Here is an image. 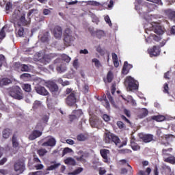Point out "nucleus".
Listing matches in <instances>:
<instances>
[{
	"label": "nucleus",
	"mask_w": 175,
	"mask_h": 175,
	"mask_svg": "<svg viewBox=\"0 0 175 175\" xmlns=\"http://www.w3.org/2000/svg\"><path fill=\"white\" fill-rule=\"evenodd\" d=\"M145 32L148 35H150L146 39V43H151V39H153L155 42H159L162 38L161 36H155L151 33V31H153L154 33L157 35H162L163 33V28L161 27V25L159 23H148L147 24L144 25Z\"/></svg>",
	"instance_id": "obj_1"
},
{
	"label": "nucleus",
	"mask_w": 175,
	"mask_h": 175,
	"mask_svg": "<svg viewBox=\"0 0 175 175\" xmlns=\"http://www.w3.org/2000/svg\"><path fill=\"white\" fill-rule=\"evenodd\" d=\"M8 92L10 96L14 98V99H17L18 100H21L24 98V94H23V90L18 86H14L8 89Z\"/></svg>",
	"instance_id": "obj_2"
},
{
	"label": "nucleus",
	"mask_w": 175,
	"mask_h": 175,
	"mask_svg": "<svg viewBox=\"0 0 175 175\" xmlns=\"http://www.w3.org/2000/svg\"><path fill=\"white\" fill-rule=\"evenodd\" d=\"M125 85H127V91H135L139 88V82L131 77H128L125 81Z\"/></svg>",
	"instance_id": "obj_3"
},
{
	"label": "nucleus",
	"mask_w": 175,
	"mask_h": 175,
	"mask_svg": "<svg viewBox=\"0 0 175 175\" xmlns=\"http://www.w3.org/2000/svg\"><path fill=\"white\" fill-rule=\"evenodd\" d=\"M77 100L76 92L72 91V92L67 97L66 102L68 106H73Z\"/></svg>",
	"instance_id": "obj_4"
},
{
	"label": "nucleus",
	"mask_w": 175,
	"mask_h": 175,
	"mask_svg": "<svg viewBox=\"0 0 175 175\" xmlns=\"http://www.w3.org/2000/svg\"><path fill=\"white\" fill-rule=\"evenodd\" d=\"M14 170L15 172H17L21 174V173H23L24 170H25V164H24V161H17L14 164Z\"/></svg>",
	"instance_id": "obj_5"
},
{
	"label": "nucleus",
	"mask_w": 175,
	"mask_h": 175,
	"mask_svg": "<svg viewBox=\"0 0 175 175\" xmlns=\"http://www.w3.org/2000/svg\"><path fill=\"white\" fill-rule=\"evenodd\" d=\"M55 144H57L55 138L53 137H49L47 141L44 142L42 146V147H55Z\"/></svg>",
	"instance_id": "obj_6"
},
{
	"label": "nucleus",
	"mask_w": 175,
	"mask_h": 175,
	"mask_svg": "<svg viewBox=\"0 0 175 175\" xmlns=\"http://www.w3.org/2000/svg\"><path fill=\"white\" fill-rule=\"evenodd\" d=\"M29 23H31V19L30 18L25 19V14H23L18 22V25L19 27H21V25L25 26V25H28Z\"/></svg>",
	"instance_id": "obj_7"
},
{
	"label": "nucleus",
	"mask_w": 175,
	"mask_h": 175,
	"mask_svg": "<svg viewBox=\"0 0 175 175\" xmlns=\"http://www.w3.org/2000/svg\"><path fill=\"white\" fill-rule=\"evenodd\" d=\"M139 136V139H142L144 143H150V142H152V135L141 133Z\"/></svg>",
	"instance_id": "obj_8"
},
{
	"label": "nucleus",
	"mask_w": 175,
	"mask_h": 175,
	"mask_svg": "<svg viewBox=\"0 0 175 175\" xmlns=\"http://www.w3.org/2000/svg\"><path fill=\"white\" fill-rule=\"evenodd\" d=\"M53 33L56 39L61 38V36H62V28L59 26H56L53 29Z\"/></svg>",
	"instance_id": "obj_9"
},
{
	"label": "nucleus",
	"mask_w": 175,
	"mask_h": 175,
	"mask_svg": "<svg viewBox=\"0 0 175 175\" xmlns=\"http://www.w3.org/2000/svg\"><path fill=\"white\" fill-rule=\"evenodd\" d=\"M36 91L37 94H39L40 95H43L44 96L49 95V91H47V90H46V88L42 86L36 87Z\"/></svg>",
	"instance_id": "obj_10"
},
{
	"label": "nucleus",
	"mask_w": 175,
	"mask_h": 175,
	"mask_svg": "<svg viewBox=\"0 0 175 175\" xmlns=\"http://www.w3.org/2000/svg\"><path fill=\"white\" fill-rule=\"evenodd\" d=\"M148 54H150V57H157L159 55V49L157 48L156 46H153L152 49L148 50Z\"/></svg>",
	"instance_id": "obj_11"
},
{
	"label": "nucleus",
	"mask_w": 175,
	"mask_h": 175,
	"mask_svg": "<svg viewBox=\"0 0 175 175\" xmlns=\"http://www.w3.org/2000/svg\"><path fill=\"white\" fill-rule=\"evenodd\" d=\"M42 134V132L34 130L32 133L29 135V140H35V139H38V137H40V135Z\"/></svg>",
	"instance_id": "obj_12"
},
{
	"label": "nucleus",
	"mask_w": 175,
	"mask_h": 175,
	"mask_svg": "<svg viewBox=\"0 0 175 175\" xmlns=\"http://www.w3.org/2000/svg\"><path fill=\"white\" fill-rule=\"evenodd\" d=\"M100 153L104 159V162L107 163V162H109V157H107V155L110 154V150L107 149H103V150H100Z\"/></svg>",
	"instance_id": "obj_13"
},
{
	"label": "nucleus",
	"mask_w": 175,
	"mask_h": 175,
	"mask_svg": "<svg viewBox=\"0 0 175 175\" xmlns=\"http://www.w3.org/2000/svg\"><path fill=\"white\" fill-rule=\"evenodd\" d=\"M49 90L51 92H52L53 95H58L59 94V92H58V85L55 83H52L50 85Z\"/></svg>",
	"instance_id": "obj_14"
},
{
	"label": "nucleus",
	"mask_w": 175,
	"mask_h": 175,
	"mask_svg": "<svg viewBox=\"0 0 175 175\" xmlns=\"http://www.w3.org/2000/svg\"><path fill=\"white\" fill-rule=\"evenodd\" d=\"M56 70L58 73H64L66 71V65L64 63H59L57 65Z\"/></svg>",
	"instance_id": "obj_15"
},
{
	"label": "nucleus",
	"mask_w": 175,
	"mask_h": 175,
	"mask_svg": "<svg viewBox=\"0 0 175 175\" xmlns=\"http://www.w3.org/2000/svg\"><path fill=\"white\" fill-rule=\"evenodd\" d=\"M163 169V173H164L165 175H174V173L172 172V169L170 167L163 165L162 166Z\"/></svg>",
	"instance_id": "obj_16"
},
{
	"label": "nucleus",
	"mask_w": 175,
	"mask_h": 175,
	"mask_svg": "<svg viewBox=\"0 0 175 175\" xmlns=\"http://www.w3.org/2000/svg\"><path fill=\"white\" fill-rule=\"evenodd\" d=\"M131 68H132V65L129 64L128 62H125L122 68L123 75H127L128 72H129V69Z\"/></svg>",
	"instance_id": "obj_17"
},
{
	"label": "nucleus",
	"mask_w": 175,
	"mask_h": 175,
	"mask_svg": "<svg viewBox=\"0 0 175 175\" xmlns=\"http://www.w3.org/2000/svg\"><path fill=\"white\" fill-rule=\"evenodd\" d=\"M66 165H70V166H76V160L72 157H68L64 160Z\"/></svg>",
	"instance_id": "obj_18"
},
{
	"label": "nucleus",
	"mask_w": 175,
	"mask_h": 175,
	"mask_svg": "<svg viewBox=\"0 0 175 175\" xmlns=\"http://www.w3.org/2000/svg\"><path fill=\"white\" fill-rule=\"evenodd\" d=\"M113 133L110 132H107L105 133V143H111V140L113 139Z\"/></svg>",
	"instance_id": "obj_19"
},
{
	"label": "nucleus",
	"mask_w": 175,
	"mask_h": 175,
	"mask_svg": "<svg viewBox=\"0 0 175 175\" xmlns=\"http://www.w3.org/2000/svg\"><path fill=\"white\" fill-rule=\"evenodd\" d=\"M75 41V37L72 36V34H67L64 38V42L68 44H70L71 42Z\"/></svg>",
	"instance_id": "obj_20"
},
{
	"label": "nucleus",
	"mask_w": 175,
	"mask_h": 175,
	"mask_svg": "<svg viewBox=\"0 0 175 175\" xmlns=\"http://www.w3.org/2000/svg\"><path fill=\"white\" fill-rule=\"evenodd\" d=\"M151 120H154V121H157V122H162V121H165V118L163 116H153L151 117Z\"/></svg>",
	"instance_id": "obj_21"
},
{
	"label": "nucleus",
	"mask_w": 175,
	"mask_h": 175,
	"mask_svg": "<svg viewBox=\"0 0 175 175\" xmlns=\"http://www.w3.org/2000/svg\"><path fill=\"white\" fill-rule=\"evenodd\" d=\"M51 163H53L54 165L48 167L47 170H55V169H58V167L61 166V163H57L55 161L51 162Z\"/></svg>",
	"instance_id": "obj_22"
},
{
	"label": "nucleus",
	"mask_w": 175,
	"mask_h": 175,
	"mask_svg": "<svg viewBox=\"0 0 175 175\" xmlns=\"http://www.w3.org/2000/svg\"><path fill=\"white\" fill-rule=\"evenodd\" d=\"M77 139L79 142H85L88 139V135L85 134H79L77 136Z\"/></svg>",
	"instance_id": "obj_23"
},
{
	"label": "nucleus",
	"mask_w": 175,
	"mask_h": 175,
	"mask_svg": "<svg viewBox=\"0 0 175 175\" xmlns=\"http://www.w3.org/2000/svg\"><path fill=\"white\" fill-rule=\"evenodd\" d=\"M165 162H168V163H172V165L175 164V157L174 156H171L170 157H164Z\"/></svg>",
	"instance_id": "obj_24"
},
{
	"label": "nucleus",
	"mask_w": 175,
	"mask_h": 175,
	"mask_svg": "<svg viewBox=\"0 0 175 175\" xmlns=\"http://www.w3.org/2000/svg\"><path fill=\"white\" fill-rule=\"evenodd\" d=\"M12 83V81L8 78H4L0 80V85H8V84H10Z\"/></svg>",
	"instance_id": "obj_25"
},
{
	"label": "nucleus",
	"mask_w": 175,
	"mask_h": 175,
	"mask_svg": "<svg viewBox=\"0 0 175 175\" xmlns=\"http://www.w3.org/2000/svg\"><path fill=\"white\" fill-rule=\"evenodd\" d=\"M89 16L92 18V22L95 23L96 24H98L99 22V18L96 16L94 13L89 12Z\"/></svg>",
	"instance_id": "obj_26"
},
{
	"label": "nucleus",
	"mask_w": 175,
	"mask_h": 175,
	"mask_svg": "<svg viewBox=\"0 0 175 175\" xmlns=\"http://www.w3.org/2000/svg\"><path fill=\"white\" fill-rule=\"evenodd\" d=\"M51 61V55H44L42 62L46 65V64H49Z\"/></svg>",
	"instance_id": "obj_27"
},
{
	"label": "nucleus",
	"mask_w": 175,
	"mask_h": 175,
	"mask_svg": "<svg viewBox=\"0 0 175 175\" xmlns=\"http://www.w3.org/2000/svg\"><path fill=\"white\" fill-rule=\"evenodd\" d=\"M96 35L98 39H102L104 36H105L106 33L103 30H97L96 31Z\"/></svg>",
	"instance_id": "obj_28"
},
{
	"label": "nucleus",
	"mask_w": 175,
	"mask_h": 175,
	"mask_svg": "<svg viewBox=\"0 0 175 175\" xmlns=\"http://www.w3.org/2000/svg\"><path fill=\"white\" fill-rule=\"evenodd\" d=\"M11 131L10 129H6L3 131V137L4 139H8L10 136Z\"/></svg>",
	"instance_id": "obj_29"
},
{
	"label": "nucleus",
	"mask_w": 175,
	"mask_h": 175,
	"mask_svg": "<svg viewBox=\"0 0 175 175\" xmlns=\"http://www.w3.org/2000/svg\"><path fill=\"white\" fill-rule=\"evenodd\" d=\"M83 167H79L77 170H74L72 172L68 173V174H70V175L80 174V173H81V172H83Z\"/></svg>",
	"instance_id": "obj_30"
},
{
	"label": "nucleus",
	"mask_w": 175,
	"mask_h": 175,
	"mask_svg": "<svg viewBox=\"0 0 175 175\" xmlns=\"http://www.w3.org/2000/svg\"><path fill=\"white\" fill-rule=\"evenodd\" d=\"M92 62H93V64H94V66H96V68H100L102 66V64H100V62L99 61V59L94 58L92 60Z\"/></svg>",
	"instance_id": "obj_31"
},
{
	"label": "nucleus",
	"mask_w": 175,
	"mask_h": 175,
	"mask_svg": "<svg viewBox=\"0 0 175 175\" xmlns=\"http://www.w3.org/2000/svg\"><path fill=\"white\" fill-rule=\"evenodd\" d=\"M120 138L116 136L114 134L112 135V140L111 143H114L116 146H118V144L120 143Z\"/></svg>",
	"instance_id": "obj_32"
},
{
	"label": "nucleus",
	"mask_w": 175,
	"mask_h": 175,
	"mask_svg": "<svg viewBox=\"0 0 175 175\" xmlns=\"http://www.w3.org/2000/svg\"><path fill=\"white\" fill-rule=\"evenodd\" d=\"M37 154H38V155H40V157H43L44 155H46V154H47V150H46L44 148L39 149L37 151Z\"/></svg>",
	"instance_id": "obj_33"
},
{
	"label": "nucleus",
	"mask_w": 175,
	"mask_h": 175,
	"mask_svg": "<svg viewBox=\"0 0 175 175\" xmlns=\"http://www.w3.org/2000/svg\"><path fill=\"white\" fill-rule=\"evenodd\" d=\"M21 70L22 72H29L30 69L29 67L25 64H22L21 66Z\"/></svg>",
	"instance_id": "obj_34"
},
{
	"label": "nucleus",
	"mask_w": 175,
	"mask_h": 175,
	"mask_svg": "<svg viewBox=\"0 0 175 175\" xmlns=\"http://www.w3.org/2000/svg\"><path fill=\"white\" fill-rule=\"evenodd\" d=\"M6 27H3L1 30L0 31V40H2L5 36H6V33H5V29Z\"/></svg>",
	"instance_id": "obj_35"
},
{
	"label": "nucleus",
	"mask_w": 175,
	"mask_h": 175,
	"mask_svg": "<svg viewBox=\"0 0 175 175\" xmlns=\"http://www.w3.org/2000/svg\"><path fill=\"white\" fill-rule=\"evenodd\" d=\"M141 113H142V118L146 117V116H148V110L146 108H142L141 109Z\"/></svg>",
	"instance_id": "obj_36"
},
{
	"label": "nucleus",
	"mask_w": 175,
	"mask_h": 175,
	"mask_svg": "<svg viewBox=\"0 0 175 175\" xmlns=\"http://www.w3.org/2000/svg\"><path fill=\"white\" fill-rule=\"evenodd\" d=\"M107 80L108 83H111L113 81V72L109 71L107 75Z\"/></svg>",
	"instance_id": "obj_37"
},
{
	"label": "nucleus",
	"mask_w": 175,
	"mask_h": 175,
	"mask_svg": "<svg viewBox=\"0 0 175 175\" xmlns=\"http://www.w3.org/2000/svg\"><path fill=\"white\" fill-rule=\"evenodd\" d=\"M73 152V150L70 148H65L63 150V157L64 155H66V154H70Z\"/></svg>",
	"instance_id": "obj_38"
},
{
	"label": "nucleus",
	"mask_w": 175,
	"mask_h": 175,
	"mask_svg": "<svg viewBox=\"0 0 175 175\" xmlns=\"http://www.w3.org/2000/svg\"><path fill=\"white\" fill-rule=\"evenodd\" d=\"M74 114L75 115L77 118H80V117H81V116H83V111H81V109L75 111Z\"/></svg>",
	"instance_id": "obj_39"
},
{
	"label": "nucleus",
	"mask_w": 175,
	"mask_h": 175,
	"mask_svg": "<svg viewBox=\"0 0 175 175\" xmlns=\"http://www.w3.org/2000/svg\"><path fill=\"white\" fill-rule=\"evenodd\" d=\"M23 89L24 90V91H25L26 92H31V85L29 84H25L23 86Z\"/></svg>",
	"instance_id": "obj_40"
},
{
	"label": "nucleus",
	"mask_w": 175,
	"mask_h": 175,
	"mask_svg": "<svg viewBox=\"0 0 175 175\" xmlns=\"http://www.w3.org/2000/svg\"><path fill=\"white\" fill-rule=\"evenodd\" d=\"M62 59H63V61H65V62H67V63L70 62V59H71V58L69 56L65 54L62 55Z\"/></svg>",
	"instance_id": "obj_41"
},
{
	"label": "nucleus",
	"mask_w": 175,
	"mask_h": 175,
	"mask_svg": "<svg viewBox=\"0 0 175 175\" xmlns=\"http://www.w3.org/2000/svg\"><path fill=\"white\" fill-rule=\"evenodd\" d=\"M13 147H18V142H17V137L16 136L12 137Z\"/></svg>",
	"instance_id": "obj_42"
},
{
	"label": "nucleus",
	"mask_w": 175,
	"mask_h": 175,
	"mask_svg": "<svg viewBox=\"0 0 175 175\" xmlns=\"http://www.w3.org/2000/svg\"><path fill=\"white\" fill-rule=\"evenodd\" d=\"M96 51L98 52L100 55H105V50H103L100 46L96 47Z\"/></svg>",
	"instance_id": "obj_43"
},
{
	"label": "nucleus",
	"mask_w": 175,
	"mask_h": 175,
	"mask_svg": "<svg viewBox=\"0 0 175 175\" xmlns=\"http://www.w3.org/2000/svg\"><path fill=\"white\" fill-rule=\"evenodd\" d=\"M105 21L107 23V24H108V25H109V27L113 25L111 21L110 20V17L108 15L105 17Z\"/></svg>",
	"instance_id": "obj_44"
},
{
	"label": "nucleus",
	"mask_w": 175,
	"mask_h": 175,
	"mask_svg": "<svg viewBox=\"0 0 175 175\" xmlns=\"http://www.w3.org/2000/svg\"><path fill=\"white\" fill-rule=\"evenodd\" d=\"M18 36L20 38L23 37L24 36V28L21 27L18 29V33H17Z\"/></svg>",
	"instance_id": "obj_45"
},
{
	"label": "nucleus",
	"mask_w": 175,
	"mask_h": 175,
	"mask_svg": "<svg viewBox=\"0 0 175 175\" xmlns=\"http://www.w3.org/2000/svg\"><path fill=\"white\" fill-rule=\"evenodd\" d=\"M119 163H120V165H127V166H129V167L132 168V167L128 163V161H126L125 159L120 160Z\"/></svg>",
	"instance_id": "obj_46"
},
{
	"label": "nucleus",
	"mask_w": 175,
	"mask_h": 175,
	"mask_svg": "<svg viewBox=\"0 0 175 175\" xmlns=\"http://www.w3.org/2000/svg\"><path fill=\"white\" fill-rule=\"evenodd\" d=\"M146 1H148L149 2H152L153 3H157V5H160L161 6L163 5L161 0H146Z\"/></svg>",
	"instance_id": "obj_47"
},
{
	"label": "nucleus",
	"mask_w": 175,
	"mask_h": 175,
	"mask_svg": "<svg viewBox=\"0 0 175 175\" xmlns=\"http://www.w3.org/2000/svg\"><path fill=\"white\" fill-rule=\"evenodd\" d=\"M88 5H91L92 6H99L100 3H98L97 1H90L88 2Z\"/></svg>",
	"instance_id": "obj_48"
},
{
	"label": "nucleus",
	"mask_w": 175,
	"mask_h": 175,
	"mask_svg": "<svg viewBox=\"0 0 175 175\" xmlns=\"http://www.w3.org/2000/svg\"><path fill=\"white\" fill-rule=\"evenodd\" d=\"M6 62V60L5 59V56L3 55H0V68Z\"/></svg>",
	"instance_id": "obj_49"
},
{
	"label": "nucleus",
	"mask_w": 175,
	"mask_h": 175,
	"mask_svg": "<svg viewBox=\"0 0 175 175\" xmlns=\"http://www.w3.org/2000/svg\"><path fill=\"white\" fill-rule=\"evenodd\" d=\"M131 146L132 149L134 151H137V150H140V146L139 145H137V144H133Z\"/></svg>",
	"instance_id": "obj_50"
},
{
	"label": "nucleus",
	"mask_w": 175,
	"mask_h": 175,
	"mask_svg": "<svg viewBox=\"0 0 175 175\" xmlns=\"http://www.w3.org/2000/svg\"><path fill=\"white\" fill-rule=\"evenodd\" d=\"M40 105H42V103H40V101L36 100L34 102V103L33 104V109H38V107H39V106H40Z\"/></svg>",
	"instance_id": "obj_51"
},
{
	"label": "nucleus",
	"mask_w": 175,
	"mask_h": 175,
	"mask_svg": "<svg viewBox=\"0 0 175 175\" xmlns=\"http://www.w3.org/2000/svg\"><path fill=\"white\" fill-rule=\"evenodd\" d=\"M117 125L120 129H124L125 128V124L121 121L118 122Z\"/></svg>",
	"instance_id": "obj_52"
},
{
	"label": "nucleus",
	"mask_w": 175,
	"mask_h": 175,
	"mask_svg": "<svg viewBox=\"0 0 175 175\" xmlns=\"http://www.w3.org/2000/svg\"><path fill=\"white\" fill-rule=\"evenodd\" d=\"M29 77H31V75L28 73H24L21 75V79L23 80H24V79H29Z\"/></svg>",
	"instance_id": "obj_53"
},
{
	"label": "nucleus",
	"mask_w": 175,
	"mask_h": 175,
	"mask_svg": "<svg viewBox=\"0 0 175 175\" xmlns=\"http://www.w3.org/2000/svg\"><path fill=\"white\" fill-rule=\"evenodd\" d=\"M107 98L111 102L112 105H114V100H113V97H111V95L110 94V92H107Z\"/></svg>",
	"instance_id": "obj_54"
},
{
	"label": "nucleus",
	"mask_w": 175,
	"mask_h": 175,
	"mask_svg": "<svg viewBox=\"0 0 175 175\" xmlns=\"http://www.w3.org/2000/svg\"><path fill=\"white\" fill-rule=\"evenodd\" d=\"M77 117L75 116V114H72V115H70L69 116V120L70 121V122H73V121H76V120H77Z\"/></svg>",
	"instance_id": "obj_55"
},
{
	"label": "nucleus",
	"mask_w": 175,
	"mask_h": 175,
	"mask_svg": "<svg viewBox=\"0 0 175 175\" xmlns=\"http://www.w3.org/2000/svg\"><path fill=\"white\" fill-rule=\"evenodd\" d=\"M173 150V148H168L167 150L166 149H163V155L164 157H167V155H168L167 154V151H172Z\"/></svg>",
	"instance_id": "obj_56"
},
{
	"label": "nucleus",
	"mask_w": 175,
	"mask_h": 175,
	"mask_svg": "<svg viewBox=\"0 0 175 175\" xmlns=\"http://www.w3.org/2000/svg\"><path fill=\"white\" fill-rule=\"evenodd\" d=\"M12 3L8 2V3H6L5 10H7V11L12 10Z\"/></svg>",
	"instance_id": "obj_57"
},
{
	"label": "nucleus",
	"mask_w": 175,
	"mask_h": 175,
	"mask_svg": "<svg viewBox=\"0 0 175 175\" xmlns=\"http://www.w3.org/2000/svg\"><path fill=\"white\" fill-rule=\"evenodd\" d=\"M163 89V92H165V94H169V85H167V83H165Z\"/></svg>",
	"instance_id": "obj_58"
},
{
	"label": "nucleus",
	"mask_w": 175,
	"mask_h": 175,
	"mask_svg": "<svg viewBox=\"0 0 175 175\" xmlns=\"http://www.w3.org/2000/svg\"><path fill=\"white\" fill-rule=\"evenodd\" d=\"M103 118L104 121H105L106 122H108V121H110V116H109L107 114H104L103 116Z\"/></svg>",
	"instance_id": "obj_59"
},
{
	"label": "nucleus",
	"mask_w": 175,
	"mask_h": 175,
	"mask_svg": "<svg viewBox=\"0 0 175 175\" xmlns=\"http://www.w3.org/2000/svg\"><path fill=\"white\" fill-rule=\"evenodd\" d=\"M51 11H50V10L49 9H44L43 10V14L44 16H49V14H51Z\"/></svg>",
	"instance_id": "obj_60"
},
{
	"label": "nucleus",
	"mask_w": 175,
	"mask_h": 175,
	"mask_svg": "<svg viewBox=\"0 0 175 175\" xmlns=\"http://www.w3.org/2000/svg\"><path fill=\"white\" fill-rule=\"evenodd\" d=\"M90 125L91 126H96V122L95 121H94V119L92 118H91L90 119Z\"/></svg>",
	"instance_id": "obj_61"
},
{
	"label": "nucleus",
	"mask_w": 175,
	"mask_h": 175,
	"mask_svg": "<svg viewBox=\"0 0 175 175\" xmlns=\"http://www.w3.org/2000/svg\"><path fill=\"white\" fill-rule=\"evenodd\" d=\"M111 92L112 95H114V92H116V83H113L111 88Z\"/></svg>",
	"instance_id": "obj_62"
},
{
	"label": "nucleus",
	"mask_w": 175,
	"mask_h": 175,
	"mask_svg": "<svg viewBox=\"0 0 175 175\" xmlns=\"http://www.w3.org/2000/svg\"><path fill=\"white\" fill-rule=\"evenodd\" d=\"M105 173H106V170L104 169L103 167H100V169H99V174L100 175H103V174H105Z\"/></svg>",
	"instance_id": "obj_63"
},
{
	"label": "nucleus",
	"mask_w": 175,
	"mask_h": 175,
	"mask_svg": "<svg viewBox=\"0 0 175 175\" xmlns=\"http://www.w3.org/2000/svg\"><path fill=\"white\" fill-rule=\"evenodd\" d=\"M29 175H42V172L38 171L36 172H32V173L29 174Z\"/></svg>",
	"instance_id": "obj_64"
}]
</instances>
